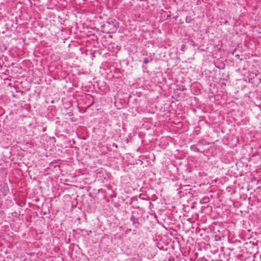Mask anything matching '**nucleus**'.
Listing matches in <instances>:
<instances>
[{
	"mask_svg": "<svg viewBox=\"0 0 261 261\" xmlns=\"http://www.w3.org/2000/svg\"><path fill=\"white\" fill-rule=\"evenodd\" d=\"M149 62V60L148 59V58H145L144 60H143V63L144 64H147V63H148Z\"/></svg>",
	"mask_w": 261,
	"mask_h": 261,
	"instance_id": "obj_2",
	"label": "nucleus"
},
{
	"mask_svg": "<svg viewBox=\"0 0 261 261\" xmlns=\"http://www.w3.org/2000/svg\"><path fill=\"white\" fill-rule=\"evenodd\" d=\"M203 145L202 143L201 142H199L198 143H197L195 145H192L191 146V149L195 151V152H202L201 150V146Z\"/></svg>",
	"mask_w": 261,
	"mask_h": 261,
	"instance_id": "obj_1",
	"label": "nucleus"
}]
</instances>
